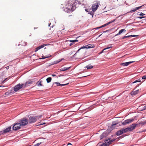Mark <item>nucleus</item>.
<instances>
[{"mask_svg":"<svg viewBox=\"0 0 146 146\" xmlns=\"http://www.w3.org/2000/svg\"><path fill=\"white\" fill-rule=\"evenodd\" d=\"M77 4V2L76 0L74 2L71 1H68L66 5V7L65 9V11L68 13L72 12L76 9V4Z\"/></svg>","mask_w":146,"mask_h":146,"instance_id":"obj_1","label":"nucleus"},{"mask_svg":"<svg viewBox=\"0 0 146 146\" xmlns=\"http://www.w3.org/2000/svg\"><path fill=\"white\" fill-rule=\"evenodd\" d=\"M24 84H19L15 86L13 88V90L14 92H17L19 90L24 87Z\"/></svg>","mask_w":146,"mask_h":146,"instance_id":"obj_2","label":"nucleus"},{"mask_svg":"<svg viewBox=\"0 0 146 146\" xmlns=\"http://www.w3.org/2000/svg\"><path fill=\"white\" fill-rule=\"evenodd\" d=\"M19 122L21 125L23 126L28 124V119L25 118H24L21 119Z\"/></svg>","mask_w":146,"mask_h":146,"instance_id":"obj_3","label":"nucleus"},{"mask_svg":"<svg viewBox=\"0 0 146 146\" xmlns=\"http://www.w3.org/2000/svg\"><path fill=\"white\" fill-rule=\"evenodd\" d=\"M99 5H100V2L98 1L97 2L95 3L92 5L91 8L92 11L94 12L96 11Z\"/></svg>","mask_w":146,"mask_h":146,"instance_id":"obj_4","label":"nucleus"},{"mask_svg":"<svg viewBox=\"0 0 146 146\" xmlns=\"http://www.w3.org/2000/svg\"><path fill=\"white\" fill-rule=\"evenodd\" d=\"M137 124L135 123L132 124L131 126L129 127H127L126 128L127 130V131L128 132L129 131H131L133 130L136 127Z\"/></svg>","mask_w":146,"mask_h":146,"instance_id":"obj_5","label":"nucleus"},{"mask_svg":"<svg viewBox=\"0 0 146 146\" xmlns=\"http://www.w3.org/2000/svg\"><path fill=\"white\" fill-rule=\"evenodd\" d=\"M36 121V117L35 116H30L28 119V122L30 124L34 123Z\"/></svg>","mask_w":146,"mask_h":146,"instance_id":"obj_6","label":"nucleus"},{"mask_svg":"<svg viewBox=\"0 0 146 146\" xmlns=\"http://www.w3.org/2000/svg\"><path fill=\"white\" fill-rule=\"evenodd\" d=\"M134 120V119L133 118L127 119L122 122V124L123 125H125L133 122Z\"/></svg>","mask_w":146,"mask_h":146,"instance_id":"obj_7","label":"nucleus"},{"mask_svg":"<svg viewBox=\"0 0 146 146\" xmlns=\"http://www.w3.org/2000/svg\"><path fill=\"white\" fill-rule=\"evenodd\" d=\"M21 125L19 123H17L14 124L13 127V129L15 131L17 130L20 129Z\"/></svg>","mask_w":146,"mask_h":146,"instance_id":"obj_8","label":"nucleus"},{"mask_svg":"<svg viewBox=\"0 0 146 146\" xmlns=\"http://www.w3.org/2000/svg\"><path fill=\"white\" fill-rule=\"evenodd\" d=\"M115 139H111L110 140V138H106L105 140V142L106 143H107V145H109L111 144L112 142L115 141Z\"/></svg>","mask_w":146,"mask_h":146,"instance_id":"obj_9","label":"nucleus"},{"mask_svg":"<svg viewBox=\"0 0 146 146\" xmlns=\"http://www.w3.org/2000/svg\"><path fill=\"white\" fill-rule=\"evenodd\" d=\"M93 44H89L88 45H86L84 46H83L81 47L80 49H84L85 48H92L94 47L93 46Z\"/></svg>","mask_w":146,"mask_h":146,"instance_id":"obj_10","label":"nucleus"},{"mask_svg":"<svg viewBox=\"0 0 146 146\" xmlns=\"http://www.w3.org/2000/svg\"><path fill=\"white\" fill-rule=\"evenodd\" d=\"M134 62V61H132L128 62H126L123 63H121V65L124 66H126L128 65L129 64Z\"/></svg>","mask_w":146,"mask_h":146,"instance_id":"obj_11","label":"nucleus"},{"mask_svg":"<svg viewBox=\"0 0 146 146\" xmlns=\"http://www.w3.org/2000/svg\"><path fill=\"white\" fill-rule=\"evenodd\" d=\"M11 126H9L8 127V128H6V129H5L3 131L4 133V134L7 132H9L11 131Z\"/></svg>","mask_w":146,"mask_h":146,"instance_id":"obj_12","label":"nucleus"},{"mask_svg":"<svg viewBox=\"0 0 146 146\" xmlns=\"http://www.w3.org/2000/svg\"><path fill=\"white\" fill-rule=\"evenodd\" d=\"M32 82H33L30 80H29L28 81L26 82L25 84H24V88L26 87L29 86V84H32Z\"/></svg>","mask_w":146,"mask_h":146,"instance_id":"obj_13","label":"nucleus"},{"mask_svg":"<svg viewBox=\"0 0 146 146\" xmlns=\"http://www.w3.org/2000/svg\"><path fill=\"white\" fill-rule=\"evenodd\" d=\"M139 90H137L134 91H132L131 92V96L136 95L139 93Z\"/></svg>","mask_w":146,"mask_h":146,"instance_id":"obj_14","label":"nucleus"},{"mask_svg":"<svg viewBox=\"0 0 146 146\" xmlns=\"http://www.w3.org/2000/svg\"><path fill=\"white\" fill-rule=\"evenodd\" d=\"M107 135L106 133L105 132L103 133L100 136V139H103L104 137H106Z\"/></svg>","mask_w":146,"mask_h":146,"instance_id":"obj_15","label":"nucleus"},{"mask_svg":"<svg viewBox=\"0 0 146 146\" xmlns=\"http://www.w3.org/2000/svg\"><path fill=\"white\" fill-rule=\"evenodd\" d=\"M123 131L122 129L120 130H119L116 133V134L117 136H119L121 135L122 134H123Z\"/></svg>","mask_w":146,"mask_h":146,"instance_id":"obj_16","label":"nucleus"},{"mask_svg":"<svg viewBox=\"0 0 146 146\" xmlns=\"http://www.w3.org/2000/svg\"><path fill=\"white\" fill-rule=\"evenodd\" d=\"M78 40H77L76 39L75 40H70V42H71L69 44L70 46H71L72 44H74L75 43V42H78Z\"/></svg>","mask_w":146,"mask_h":146,"instance_id":"obj_17","label":"nucleus"},{"mask_svg":"<svg viewBox=\"0 0 146 146\" xmlns=\"http://www.w3.org/2000/svg\"><path fill=\"white\" fill-rule=\"evenodd\" d=\"M70 68H71V67H64L63 68L60 69H59V70L61 71H66V70H69Z\"/></svg>","mask_w":146,"mask_h":146,"instance_id":"obj_18","label":"nucleus"},{"mask_svg":"<svg viewBox=\"0 0 146 146\" xmlns=\"http://www.w3.org/2000/svg\"><path fill=\"white\" fill-rule=\"evenodd\" d=\"M126 30L125 29H122L120 30L118 33L115 36H116L117 35H120L121 33L123 32H125Z\"/></svg>","mask_w":146,"mask_h":146,"instance_id":"obj_19","label":"nucleus"},{"mask_svg":"<svg viewBox=\"0 0 146 146\" xmlns=\"http://www.w3.org/2000/svg\"><path fill=\"white\" fill-rule=\"evenodd\" d=\"M86 67L87 68V69H91L93 68V66L91 65V64H89L88 65L86 66Z\"/></svg>","mask_w":146,"mask_h":146,"instance_id":"obj_20","label":"nucleus"},{"mask_svg":"<svg viewBox=\"0 0 146 146\" xmlns=\"http://www.w3.org/2000/svg\"><path fill=\"white\" fill-rule=\"evenodd\" d=\"M118 123L116 121H114L112 122L111 126L112 127H115V126Z\"/></svg>","mask_w":146,"mask_h":146,"instance_id":"obj_21","label":"nucleus"},{"mask_svg":"<svg viewBox=\"0 0 146 146\" xmlns=\"http://www.w3.org/2000/svg\"><path fill=\"white\" fill-rule=\"evenodd\" d=\"M52 78L51 77H48L46 78V80L48 83H49L51 81Z\"/></svg>","mask_w":146,"mask_h":146,"instance_id":"obj_22","label":"nucleus"},{"mask_svg":"<svg viewBox=\"0 0 146 146\" xmlns=\"http://www.w3.org/2000/svg\"><path fill=\"white\" fill-rule=\"evenodd\" d=\"M88 14H89L90 15H92V17H93V15H94V13L93 12H92L91 11H89L88 12Z\"/></svg>","mask_w":146,"mask_h":146,"instance_id":"obj_23","label":"nucleus"},{"mask_svg":"<svg viewBox=\"0 0 146 146\" xmlns=\"http://www.w3.org/2000/svg\"><path fill=\"white\" fill-rule=\"evenodd\" d=\"M40 49V46H39L35 48V52H36Z\"/></svg>","mask_w":146,"mask_h":146,"instance_id":"obj_24","label":"nucleus"},{"mask_svg":"<svg viewBox=\"0 0 146 146\" xmlns=\"http://www.w3.org/2000/svg\"><path fill=\"white\" fill-rule=\"evenodd\" d=\"M139 124H141L142 125H143L146 124V121H141Z\"/></svg>","mask_w":146,"mask_h":146,"instance_id":"obj_25","label":"nucleus"},{"mask_svg":"<svg viewBox=\"0 0 146 146\" xmlns=\"http://www.w3.org/2000/svg\"><path fill=\"white\" fill-rule=\"evenodd\" d=\"M54 84H56L57 86H60V84L59 82H57L53 83V86L54 85Z\"/></svg>","mask_w":146,"mask_h":146,"instance_id":"obj_26","label":"nucleus"},{"mask_svg":"<svg viewBox=\"0 0 146 146\" xmlns=\"http://www.w3.org/2000/svg\"><path fill=\"white\" fill-rule=\"evenodd\" d=\"M122 131H123V133L127 132V130H126V128H125V129L123 128L122 129Z\"/></svg>","mask_w":146,"mask_h":146,"instance_id":"obj_27","label":"nucleus"},{"mask_svg":"<svg viewBox=\"0 0 146 146\" xmlns=\"http://www.w3.org/2000/svg\"><path fill=\"white\" fill-rule=\"evenodd\" d=\"M35 117H36V120H37V119H39L40 118H41L42 117V115H40L39 116H35Z\"/></svg>","mask_w":146,"mask_h":146,"instance_id":"obj_28","label":"nucleus"},{"mask_svg":"<svg viewBox=\"0 0 146 146\" xmlns=\"http://www.w3.org/2000/svg\"><path fill=\"white\" fill-rule=\"evenodd\" d=\"M141 82V80L140 79H138V80H136L135 81L133 82L132 83V84H134V83H135L136 82Z\"/></svg>","mask_w":146,"mask_h":146,"instance_id":"obj_29","label":"nucleus"},{"mask_svg":"<svg viewBox=\"0 0 146 146\" xmlns=\"http://www.w3.org/2000/svg\"><path fill=\"white\" fill-rule=\"evenodd\" d=\"M112 47L111 46L110 47H107V48H104V49L100 52L101 53H102L103 52H104V50H105L106 49H109L110 48H111Z\"/></svg>","mask_w":146,"mask_h":146,"instance_id":"obj_30","label":"nucleus"},{"mask_svg":"<svg viewBox=\"0 0 146 146\" xmlns=\"http://www.w3.org/2000/svg\"><path fill=\"white\" fill-rule=\"evenodd\" d=\"M14 90L13 91V90H11L9 92L10 94H13L15 93L14 92Z\"/></svg>","mask_w":146,"mask_h":146,"instance_id":"obj_31","label":"nucleus"},{"mask_svg":"<svg viewBox=\"0 0 146 146\" xmlns=\"http://www.w3.org/2000/svg\"><path fill=\"white\" fill-rule=\"evenodd\" d=\"M144 5H142L141 6H140V7H135V9H136V10H138V9H140L142 6H143Z\"/></svg>","mask_w":146,"mask_h":146,"instance_id":"obj_32","label":"nucleus"},{"mask_svg":"<svg viewBox=\"0 0 146 146\" xmlns=\"http://www.w3.org/2000/svg\"><path fill=\"white\" fill-rule=\"evenodd\" d=\"M49 56H42V58H39V59H44L46 58H47L48 57H49Z\"/></svg>","mask_w":146,"mask_h":146,"instance_id":"obj_33","label":"nucleus"},{"mask_svg":"<svg viewBox=\"0 0 146 146\" xmlns=\"http://www.w3.org/2000/svg\"><path fill=\"white\" fill-rule=\"evenodd\" d=\"M46 45H47V44H44L42 45H40V47L41 48H43L44 46H46Z\"/></svg>","mask_w":146,"mask_h":146,"instance_id":"obj_34","label":"nucleus"},{"mask_svg":"<svg viewBox=\"0 0 146 146\" xmlns=\"http://www.w3.org/2000/svg\"><path fill=\"white\" fill-rule=\"evenodd\" d=\"M109 24L108 23H106V24H104V25H103L102 26V27H105L107 25H108Z\"/></svg>","mask_w":146,"mask_h":146,"instance_id":"obj_35","label":"nucleus"},{"mask_svg":"<svg viewBox=\"0 0 146 146\" xmlns=\"http://www.w3.org/2000/svg\"><path fill=\"white\" fill-rule=\"evenodd\" d=\"M129 37H130V36H129V35L127 36H125L123 37L122 38V39H124L126 38Z\"/></svg>","mask_w":146,"mask_h":146,"instance_id":"obj_36","label":"nucleus"},{"mask_svg":"<svg viewBox=\"0 0 146 146\" xmlns=\"http://www.w3.org/2000/svg\"><path fill=\"white\" fill-rule=\"evenodd\" d=\"M115 20V19H114V20H112L111 21H109V22H108V23L109 24H111V23L113 22H114Z\"/></svg>","mask_w":146,"mask_h":146,"instance_id":"obj_37","label":"nucleus"},{"mask_svg":"<svg viewBox=\"0 0 146 146\" xmlns=\"http://www.w3.org/2000/svg\"><path fill=\"white\" fill-rule=\"evenodd\" d=\"M41 143H37L36 144L34 145V146H39L41 144Z\"/></svg>","mask_w":146,"mask_h":146,"instance_id":"obj_38","label":"nucleus"},{"mask_svg":"<svg viewBox=\"0 0 146 146\" xmlns=\"http://www.w3.org/2000/svg\"><path fill=\"white\" fill-rule=\"evenodd\" d=\"M146 109V105L144 106L143 108L141 110H144Z\"/></svg>","mask_w":146,"mask_h":146,"instance_id":"obj_39","label":"nucleus"},{"mask_svg":"<svg viewBox=\"0 0 146 146\" xmlns=\"http://www.w3.org/2000/svg\"><path fill=\"white\" fill-rule=\"evenodd\" d=\"M4 135V133L3 132V131H0V135Z\"/></svg>","mask_w":146,"mask_h":146,"instance_id":"obj_40","label":"nucleus"},{"mask_svg":"<svg viewBox=\"0 0 146 146\" xmlns=\"http://www.w3.org/2000/svg\"><path fill=\"white\" fill-rule=\"evenodd\" d=\"M9 94H10V93H9V92H6L5 93V95H6V96H8L9 95Z\"/></svg>","mask_w":146,"mask_h":146,"instance_id":"obj_41","label":"nucleus"},{"mask_svg":"<svg viewBox=\"0 0 146 146\" xmlns=\"http://www.w3.org/2000/svg\"><path fill=\"white\" fill-rule=\"evenodd\" d=\"M136 11V9H135V8L134 9L131 10L130 11V12L131 13H133V12L135 11Z\"/></svg>","mask_w":146,"mask_h":146,"instance_id":"obj_42","label":"nucleus"},{"mask_svg":"<svg viewBox=\"0 0 146 146\" xmlns=\"http://www.w3.org/2000/svg\"><path fill=\"white\" fill-rule=\"evenodd\" d=\"M68 84H69V83H67V84H60V86H65V85H68Z\"/></svg>","mask_w":146,"mask_h":146,"instance_id":"obj_43","label":"nucleus"},{"mask_svg":"<svg viewBox=\"0 0 146 146\" xmlns=\"http://www.w3.org/2000/svg\"><path fill=\"white\" fill-rule=\"evenodd\" d=\"M64 58H62V59H61L60 60H59V61H56V62L55 63H56V64L60 62L62 60H64Z\"/></svg>","mask_w":146,"mask_h":146,"instance_id":"obj_44","label":"nucleus"},{"mask_svg":"<svg viewBox=\"0 0 146 146\" xmlns=\"http://www.w3.org/2000/svg\"><path fill=\"white\" fill-rule=\"evenodd\" d=\"M100 146H107V144L103 143Z\"/></svg>","mask_w":146,"mask_h":146,"instance_id":"obj_45","label":"nucleus"},{"mask_svg":"<svg viewBox=\"0 0 146 146\" xmlns=\"http://www.w3.org/2000/svg\"><path fill=\"white\" fill-rule=\"evenodd\" d=\"M142 79H146V75H145L142 77Z\"/></svg>","mask_w":146,"mask_h":146,"instance_id":"obj_46","label":"nucleus"},{"mask_svg":"<svg viewBox=\"0 0 146 146\" xmlns=\"http://www.w3.org/2000/svg\"><path fill=\"white\" fill-rule=\"evenodd\" d=\"M145 17H137V18L140 19H142L144 18H145Z\"/></svg>","mask_w":146,"mask_h":146,"instance_id":"obj_47","label":"nucleus"},{"mask_svg":"<svg viewBox=\"0 0 146 146\" xmlns=\"http://www.w3.org/2000/svg\"><path fill=\"white\" fill-rule=\"evenodd\" d=\"M38 86H42V84H41V82H40L39 84H38Z\"/></svg>","mask_w":146,"mask_h":146,"instance_id":"obj_48","label":"nucleus"},{"mask_svg":"<svg viewBox=\"0 0 146 146\" xmlns=\"http://www.w3.org/2000/svg\"><path fill=\"white\" fill-rule=\"evenodd\" d=\"M139 15L141 16H143L145 15V14L143 13H141Z\"/></svg>","mask_w":146,"mask_h":146,"instance_id":"obj_49","label":"nucleus"},{"mask_svg":"<svg viewBox=\"0 0 146 146\" xmlns=\"http://www.w3.org/2000/svg\"><path fill=\"white\" fill-rule=\"evenodd\" d=\"M129 36H130V37H135L136 36H136V35H129Z\"/></svg>","mask_w":146,"mask_h":146,"instance_id":"obj_50","label":"nucleus"},{"mask_svg":"<svg viewBox=\"0 0 146 146\" xmlns=\"http://www.w3.org/2000/svg\"><path fill=\"white\" fill-rule=\"evenodd\" d=\"M141 84V83L139 84H138L135 87V88H134V89H135L137 87H138L139 85H140Z\"/></svg>","mask_w":146,"mask_h":146,"instance_id":"obj_51","label":"nucleus"},{"mask_svg":"<svg viewBox=\"0 0 146 146\" xmlns=\"http://www.w3.org/2000/svg\"><path fill=\"white\" fill-rule=\"evenodd\" d=\"M102 28V26H100V27H98L97 28H95V29H100L101 28Z\"/></svg>","mask_w":146,"mask_h":146,"instance_id":"obj_52","label":"nucleus"},{"mask_svg":"<svg viewBox=\"0 0 146 146\" xmlns=\"http://www.w3.org/2000/svg\"><path fill=\"white\" fill-rule=\"evenodd\" d=\"M45 124V123H40V124H39L38 125H43V124Z\"/></svg>","mask_w":146,"mask_h":146,"instance_id":"obj_53","label":"nucleus"},{"mask_svg":"<svg viewBox=\"0 0 146 146\" xmlns=\"http://www.w3.org/2000/svg\"><path fill=\"white\" fill-rule=\"evenodd\" d=\"M85 10L87 12H88L89 11L88 10V9H85Z\"/></svg>","mask_w":146,"mask_h":146,"instance_id":"obj_54","label":"nucleus"},{"mask_svg":"<svg viewBox=\"0 0 146 146\" xmlns=\"http://www.w3.org/2000/svg\"><path fill=\"white\" fill-rule=\"evenodd\" d=\"M52 76L54 77V76H56V75L55 74H52Z\"/></svg>","mask_w":146,"mask_h":146,"instance_id":"obj_55","label":"nucleus"},{"mask_svg":"<svg viewBox=\"0 0 146 146\" xmlns=\"http://www.w3.org/2000/svg\"><path fill=\"white\" fill-rule=\"evenodd\" d=\"M81 49H80V48L77 51V52H76V53H77Z\"/></svg>","mask_w":146,"mask_h":146,"instance_id":"obj_56","label":"nucleus"},{"mask_svg":"<svg viewBox=\"0 0 146 146\" xmlns=\"http://www.w3.org/2000/svg\"><path fill=\"white\" fill-rule=\"evenodd\" d=\"M6 68L7 69V70L9 68V66L6 67Z\"/></svg>","mask_w":146,"mask_h":146,"instance_id":"obj_57","label":"nucleus"},{"mask_svg":"<svg viewBox=\"0 0 146 146\" xmlns=\"http://www.w3.org/2000/svg\"><path fill=\"white\" fill-rule=\"evenodd\" d=\"M76 53L73 55V57H74L76 55Z\"/></svg>","mask_w":146,"mask_h":146,"instance_id":"obj_58","label":"nucleus"},{"mask_svg":"<svg viewBox=\"0 0 146 146\" xmlns=\"http://www.w3.org/2000/svg\"><path fill=\"white\" fill-rule=\"evenodd\" d=\"M50 25H51V23H49L48 26L49 27H50Z\"/></svg>","mask_w":146,"mask_h":146,"instance_id":"obj_59","label":"nucleus"},{"mask_svg":"<svg viewBox=\"0 0 146 146\" xmlns=\"http://www.w3.org/2000/svg\"><path fill=\"white\" fill-rule=\"evenodd\" d=\"M108 32V30H106V31H104L103 32V33H106L107 32Z\"/></svg>","mask_w":146,"mask_h":146,"instance_id":"obj_60","label":"nucleus"},{"mask_svg":"<svg viewBox=\"0 0 146 146\" xmlns=\"http://www.w3.org/2000/svg\"><path fill=\"white\" fill-rule=\"evenodd\" d=\"M64 76L63 75H59L58 76L59 77H60V76Z\"/></svg>","mask_w":146,"mask_h":146,"instance_id":"obj_61","label":"nucleus"},{"mask_svg":"<svg viewBox=\"0 0 146 146\" xmlns=\"http://www.w3.org/2000/svg\"><path fill=\"white\" fill-rule=\"evenodd\" d=\"M37 28H38V27H34V29H37Z\"/></svg>","mask_w":146,"mask_h":146,"instance_id":"obj_62","label":"nucleus"},{"mask_svg":"<svg viewBox=\"0 0 146 146\" xmlns=\"http://www.w3.org/2000/svg\"><path fill=\"white\" fill-rule=\"evenodd\" d=\"M5 80H6V79H5V80H4L3 81V83L4 82Z\"/></svg>","mask_w":146,"mask_h":146,"instance_id":"obj_63","label":"nucleus"},{"mask_svg":"<svg viewBox=\"0 0 146 146\" xmlns=\"http://www.w3.org/2000/svg\"><path fill=\"white\" fill-rule=\"evenodd\" d=\"M144 20H145V21L146 22V18L144 19Z\"/></svg>","mask_w":146,"mask_h":146,"instance_id":"obj_64","label":"nucleus"}]
</instances>
